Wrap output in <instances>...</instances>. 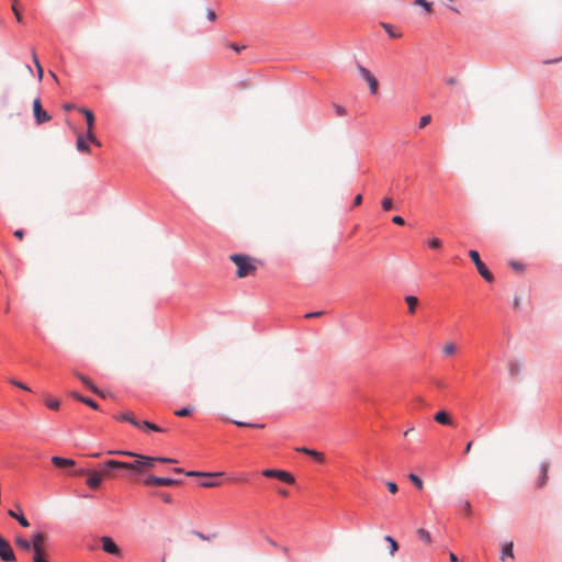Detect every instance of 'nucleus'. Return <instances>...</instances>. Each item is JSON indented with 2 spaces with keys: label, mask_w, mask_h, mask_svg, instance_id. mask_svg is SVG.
Returning a JSON list of instances; mask_svg holds the SVG:
<instances>
[{
  "label": "nucleus",
  "mask_w": 562,
  "mask_h": 562,
  "mask_svg": "<svg viewBox=\"0 0 562 562\" xmlns=\"http://www.w3.org/2000/svg\"><path fill=\"white\" fill-rule=\"evenodd\" d=\"M229 259L237 267L236 274L238 278H245L247 276H252L257 270V267L254 263V260L248 256L234 254V255L229 256Z\"/></svg>",
  "instance_id": "1"
},
{
  "label": "nucleus",
  "mask_w": 562,
  "mask_h": 562,
  "mask_svg": "<svg viewBox=\"0 0 562 562\" xmlns=\"http://www.w3.org/2000/svg\"><path fill=\"white\" fill-rule=\"evenodd\" d=\"M106 468H121L125 470H132L137 473H142L145 471L144 464L140 459H137L135 462H123L117 460H108L105 461Z\"/></svg>",
  "instance_id": "2"
},
{
  "label": "nucleus",
  "mask_w": 562,
  "mask_h": 562,
  "mask_svg": "<svg viewBox=\"0 0 562 562\" xmlns=\"http://www.w3.org/2000/svg\"><path fill=\"white\" fill-rule=\"evenodd\" d=\"M75 475H88L87 485L91 490H97L101 486L103 481L102 474L99 471L80 469L75 472Z\"/></svg>",
  "instance_id": "3"
},
{
  "label": "nucleus",
  "mask_w": 562,
  "mask_h": 562,
  "mask_svg": "<svg viewBox=\"0 0 562 562\" xmlns=\"http://www.w3.org/2000/svg\"><path fill=\"white\" fill-rule=\"evenodd\" d=\"M108 454H122V456H128V457H134L136 459H140L142 463L144 464L145 470L153 469L155 463L157 462L156 457H147V456H143V454H137L132 451L110 450V451H108Z\"/></svg>",
  "instance_id": "4"
},
{
  "label": "nucleus",
  "mask_w": 562,
  "mask_h": 562,
  "mask_svg": "<svg viewBox=\"0 0 562 562\" xmlns=\"http://www.w3.org/2000/svg\"><path fill=\"white\" fill-rule=\"evenodd\" d=\"M469 256L474 262L477 272L482 276V278L487 282H492L494 280V277L491 273V271L486 268V266L483 263V261L480 259L479 252L476 250H470Z\"/></svg>",
  "instance_id": "5"
},
{
  "label": "nucleus",
  "mask_w": 562,
  "mask_h": 562,
  "mask_svg": "<svg viewBox=\"0 0 562 562\" xmlns=\"http://www.w3.org/2000/svg\"><path fill=\"white\" fill-rule=\"evenodd\" d=\"M0 559L4 562H14L16 560L15 553H14L11 544L1 535H0Z\"/></svg>",
  "instance_id": "6"
},
{
  "label": "nucleus",
  "mask_w": 562,
  "mask_h": 562,
  "mask_svg": "<svg viewBox=\"0 0 562 562\" xmlns=\"http://www.w3.org/2000/svg\"><path fill=\"white\" fill-rule=\"evenodd\" d=\"M358 70H359L361 77L368 82L370 92L372 94H376L378 90H379L378 79L371 74V71L368 68H366L363 66H359Z\"/></svg>",
  "instance_id": "7"
},
{
  "label": "nucleus",
  "mask_w": 562,
  "mask_h": 562,
  "mask_svg": "<svg viewBox=\"0 0 562 562\" xmlns=\"http://www.w3.org/2000/svg\"><path fill=\"white\" fill-rule=\"evenodd\" d=\"M33 113L37 124H43L50 121V115L45 110H43L40 99H35L33 101Z\"/></svg>",
  "instance_id": "8"
},
{
  "label": "nucleus",
  "mask_w": 562,
  "mask_h": 562,
  "mask_svg": "<svg viewBox=\"0 0 562 562\" xmlns=\"http://www.w3.org/2000/svg\"><path fill=\"white\" fill-rule=\"evenodd\" d=\"M100 541H101L102 549L104 552L115 555V557H121V554H122L121 549L113 541V539L111 537L103 536V537H101Z\"/></svg>",
  "instance_id": "9"
},
{
  "label": "nucleus",
  "mask_w": 562,
  "mask_h": 562,
  "mask_svg": "<svg viewBox=\"0 0 562 562\" xmlns=\"http://www.w3.org/2000/svg\"><path fill=\"white\" fill-rule=\"evenodd\" d=\"M179 483H180L179 481L173 480V479L159 477V476H155V475H149L145 480L146 485H156V486H171V485H177Z\"/></svg>",
  "instance_id": "10"
},
{
  "label": "nucleus",
  "mask_w": 562,
  "mask_h": 562,
  "mask_svg": "<svg viewBox=\"0 0 562 562\" xmlns=\"http://www.w3.org/2000/svg\"><path fill=\"white\" fill-rule=\"evenodd\" d=\"M33 550L46 549L47 535L44 532H34L31 536Z\"/></svg>",
  "instance_id": "11"
},
{
  "label": "nucleus",
  "mask_w": 562,
  "mask_h": 562,
  "mask_svg": "<svg viewBox=\"0 0 562 562\" xmlns=\"http://www.w3.org/2000/svg\"><path fill=\"white\" fill-rule=\"evenodd\" d=\"M52 463L59 469H70L74 468L76 462L72 459H67L63 457L54 456L52 457Z\"/></svg>",
  "instance_id": "12"
},
{
  "label": "nucleus",
  "mask_w": 562,
  "mask_h": 562,
  "mask_svg": "<svg viewBox=\"0 0 562 562\" xmlns=\"http://www.w3.org/2000/svg\"><path fill=\"white\" fill-rule=\"evenodd\" d=\"M550 463L549 462H542L540 464V476L537 480V487L541 488L547 484L548 481V472H549Z\"/></svg>",
  "instance_id": "13"
},
{
  "label": "nucleus",
  "mask_w": 562,
  "mask_h": 562,
  "mask_svg": "<svg viewBox=\"0 0 562 562\" xmlns=\"http://www.w3.org/2000/svg\"><path fill=\"white\" fill-rule=\"evenodd\" d=\"M114 418L117 419V420L127 422V423L132 424L135 427H140V422H138L134 417V414L131 413V412H126V413H122V414L115 415Z\"/></svg>",
  "instance_id": "14"
},
{
  "label": "nucleus",
  "mask_w": 562,
  "mask_h": 562,
  "mask_svg": "<svg viewBox=\"0 0 562 562\" xmlns=\"http://www.w3.org/2000/svg\"><path fill=\"white\" fill-rule=\"evenodd\" d=\"M79 112L82 113L85 115V117H86V121H87V133L93 132V126H94V115H93V113L90 110L85 109V108L79 109Z\"/></svg>",
  "instance_id": "15"
},
{
  "label": "nucleus",
  "mask_w": 562,
  "mask_h": 562,
  "mask_svg": "<svg viewBox=\"0 0 562 562\" xmlns=\"http://www.w3.org/2000/svg\"><path fill=\"white\" fill-rule=\"evenodd\" d=\"M434 419L438 423V424H441V425H446V426H451L453 423H452V419L450 417V415L446 412V411H440L438 412Z\"/></svg>",
  "instance_id": "16"
},
{
  "label": "nucleus",
  "mask_w": 562,
  "mask_h": 562,
  "mask_svg": "<svg viewBox=\"0 0 562 562\" xmlns=\"http://www.w3.org/2000/svg\"><path fill=\"white\" fill-rule=\"evenodd\" d=\"M14 543H15V546L19 549H21L23 551H31V550H33V548H32V540L31 539L27 540V539H25V538H23L21 536H16L15 539H14Z\"/></svg>",
  "instance_id": "17"
},
{
  "label": "nucleus",
  "mask_w": 562,
  "mask_h": 562,
  "mask_svg": "<svg viewBox=\"0 0 562 562\" xmlns=\"http://www.w3.org/2000/svg\"><path fill=\"white\" fill-rule=\"evenodd\" d=\"M76 376L87 386L89 387L93 393H97L99 395H102L100 390L94 385V383L86 375L76 372Z\"/></svg>",
  "instance_id": "18"
},
{
  "label": "nucleus",
  "mask_w": 562,
  "mask_h": 562,
  "mask_svg": "<svg viewBox=\"0 0 562 562\" xmlns=\"http://www.w3.org/2000/svg\"><path fill=\"white\" fill-rule=\"evenodd\" d=\"M299 452L305 453L307 456H311L315 458L317 461L323 462L324 461V454L322 452H318L316 450L308 449L306 447H301L296 449Z\"/></svg>",
  "instance_id": "19"
},
{
  "label": "nucleus",
  "mask_w": 562,
  "mask_h": 562,
  "mask_svg": "<svg viewBox=\"0 0 562 562\" xmlns=\"http://www.w3.org/2000/svg\"><path fill=\"white\" fill-rule=\"evenodd\" d=\"M8 515L10 517L16 519L22 527L26 528L30 526L29 520L24 517V515L22 513L18 514L14 510L10 509V510H8Z\"/></svg>",
  "instance_id": "20"
},
{
  "label": "nucleus",
  "mask_w": 562,
  "mask_h": 562,
  "mask_svg": "<svg viewBox=\"0 0 562 562\" xmlns=\"http://www.w3.org/2000/svg\"><path fill=\"white\" fill-rule=\"evenodd\" d=\"M520 370H521V364H520L519 361H517V360H509L508 361V371H509V374L512 376L519 375Z\"/></svg>",
  "instance_id": "21"
},
{
  "label": "nucleus",
  "mask_w": 562,
  "mask_h": 562,
  "mask_svg": "<svg viewBox=\"0 0 562 562\" xmlns=\"http://www.w3.org/2000/svg\"><path fill=\"white\" fill-rule=\"evenodd\" d=\"M405 302L408 305V313L409 314H414L415 311H416V307L418 305V299L416 296H414V295H407L405 297Z\"/></svg>",
  "instance_id": "22"
},
{
  "label": "nucleus",
  "mask_w": 562,
  "mask_h": 562,
  "mask_svg": "<svg viewBox=\"0 0 562 562\" xmlns=\"http://www.w3.org/2000/svg\"><path fill=\"white\" fill-rule=\"evenodd\" d=\"M33 551H34L33 562H49L46 559V555H47L46 549H38V551L37 550H33Z\"/></svg>",
  "instance_id": "23"
},
{
  "label": "nucleus",
  "mask_w": 562,
  "mask_h": 562,
  "mask_svg": "<svg viewBox=\"0 0 562 562\" xmlns=\"http://www.w3.org/2000/svg\"><path fill=\"white\" fill-rule=\"evenodd\" d=\"M513 542H508L506 543L503 548H502V554H501V560H504L505 557H509V558H514V551H513Z\"/></svg>",
  "instance_id": "24"
},
{
  "label": "nucleus",
  "mask_w": 562,
  "mask_h": 562,
  "mask_svg": "<svg viewBox=\"0 0 562 562\" xmlns=\"http://www.w3.org/2000/svg\"><path fill=\"white\" fill-rule=\"evenodd\" d=\"M76 147L79 151H83V153L90 151V148H89L88 144L86 143L82 135H78L77 142H76Z\"/></svg>",
  "instance_id": "25"
},
{
  "label": "nucleus",
  "mask_w": 562,
  "mask_h": 562,
  "mask_svg": "<svg viewBox=\"0 0 562 562\" xmlns=\"http://www.w3.org/2000/svg\"><path fill=\"white\" fill-rule=\"evenodd\" d=\"M417 536L426 544H430L431 543V536H430V533L426 529L419 528L417 530Z\"/></svg>",
  "instance_id": "26"
},
{
  "label": "nucleus",
  "mask_w": 562,
  "mask_h": 562,
  "mask_svg": "<svg viewBox=\"0 0 562 562\" xmlns=\"http://www.w3.org/2000/svg\"><path fill=\"white\" fill-rule=\"evenodd\" d=\"M279 480L288 483V484H292L294 482V477L292 474H290L289 472H285V471H282V470H279V473H278V477Z\"/></svg>",
  "instance_id": "27"
},
{
  "label": "nucleus",
  "mask_w": 562,
  "mask_h": 562,
  "mask_svg": "<svg viewBox=\"0 0 562 562\" xmlns=\"http://www.w3.org/2000/svg\"><path fill=\"white\" fill-rule=\"evenodd\" d=\"M139 428L143 430L162 431V429L160 427H158L157 425H155L153 423L146 422V420L140 423Z\"/></svg>",
  "instance_id": "28"
},
{
  "label": "nucleus",
  "mask_w": 562,
  "mask_h": 562,
  "mask_svg": "<svg viewBox=\"0 0 562 562\" xmlns=\"http://www.w3.org/2000/svg\"><path fill=\"white\" fill-rule=\"evenodd\" d=\"M442 350L446 356H452L457 351V346L453 342H446Z\"/></svg>",
  "instance_id": "29"
},
{
  "label": "nucleus",
  "mask_w": 562,
  "mask_h": 562,
  "mask_svg": "<svg viewBox=\"0 0 562 562\" xmlns=\"http://www.w3.org/2000/svg\"><path fill=\"white\" fill-rule=\"evenodd\" d=\"M186 475L187 476H207V477H211V476L222 475V473H205V472H198V471H188V472H186Z\"/></svg>",
  "instance_id": "30"
},
{
  "label": "nucleus",
  "mask_w": 562,
  "mask_h": 562,
  "mask_svg": "<svg viewBox=\"0 0 562 562\" xmlns=\"http://www.w3.org/2000/svg\"><path fill=\"white\" fill-rule=\"evenodd\" d=\"M384 539L390 543V554L394 555V553L398 550L397 542L391 536H386Z\"/></svg>",
  "instance_id": "31"
},
{
  "label": "nucleus",
  "mask_w": 562,
  "mask_h": 562,
  "mask_svg": "<svg viewBox=\"0 0 562 562\" xmlns=\"http://www.w3.org/2000/svg\"><path fill=\"white\" fill-rule=\"evenodd\" d=\"M428 246L431 249L439 250L441 248V246H442V241H441V239H439L437 237H434V238L428 240Z\"/></svg>",
  "instance_id": "32"
},
{
  "label": "nucleus",
  "mask_w": 562,
  "mask_h": 562,
  "mask_svg": "<svg viewBox=\"0 0 562 562\" xmlns=\"http://www.w3.org/2000/svg\"><path fill=\"white\" fill-rule=\"evenodd\" d=\"M9 383L12 384L15 387H19V389L23 390V391H27V392L31 391L30 387L26 384L18 381L16 379H13V378L9 379Z\"/></svg>",
  "instance_id": "33"
},
{
  "label": "nucleus",
  "mask_w": 562,
  "mask_h": 562,
  "mask_svg": "<svg viewBox=\"0 0 562 562\" xmlns=\"http://www.w3.org/2000/svg\"><path fill=\"white\" fill-rule=\"evenodd\" d=\"M116 468H106L105 467V462L102 464V470L99 472L102 474V479H110V477H113L111 471L112 470H115Z\"/></svg>",
  "instance_id": "34"
},
{
  "label": "nucleus",
  "mask_w": 562,
  "mask_h": 562,
  "mask_svg": "<svg viewBox=\"0 0 562 562\" xmlns=\"http://www.w3.org/2000/svg\"><path fill=\"white\" fill-rule=\"evenodd\" d=\"M509 266L512 267L513 270H515L516 272L518 273H522L524 270H525V266L524 263L519 262V261H515V260H512L509 262Z\"/></svg>",
  "instance_id": "35"
},
{
  "label": "nucleus",
  "mask_w": 562,
  "mask_h": 562,
  "mask_svg": "<svg viewBox=\"0 0 562 562\" xmlns=\"http://www.w3.org/2000/svg\"><path fill=\"white\" fill-rule=\"evenodd\" d=\"M381 26L385 30V32L391 36V37H400L401 34L398 33H394L393 32V27L391 24H387V23H381Z\"/></svg>",
  "instance_id": "36"
},
{
  "label": "nucleus",
  "mask_w": 562,
  "mask_h": 562,
  "mask_svg": "<svg viewBox=\"0 0 562 562\" xmlns=\"http://www.w3.org/2000/svg\"><path fill=\"white\" fill-rule=\"evenodd\" d=\"M409 480L414 483V485L418 488V490H422L424 484H423V481L415 474H409L408 475Z\"/></svg>",
  "instance_id": "37"
},
{
  "label": "nucleus",
  "mask_w": 562,
  "mask_h": 562,
  "mask_svg": "<svg viewBox=\"0 0 562 562\" xmlns=\"http://www.w3.org/2000/svg\"><path fill=\"white\" fill-rule=\"evenodd\" d=\"M12 11L18 22H22V15L18 8V0H12Z\"/></svg>",
  "instance_id": "38"
},
{
  "label": "nucleus",
  "mask_w": 562,
  "mask_h": 562,
  "mask_svg": "<svg viewBox=\"0 0 562 562\" xmlns=\"http://www.w3.org/2000/svg\"><path fill=\"white\" fill-rule=\"evenodd\" d=\"M233 423L238 427H257V428L265 427V425H262V424H249V423H244V422H238V420H233Z\"/></svg>",
  "instance_id": "39"
},
{
  "label": "nucleus",
  "mask_w": 562,
  "mask_h": 562,
  "mask_svg": "<svg viewBox=\"0 0 562 562\" xmlns=\"http://www.w3.org/2000/svg\"><path fill=\"white\" fill-rule=\"evenodd\" d=\"M45 403L48 408L54 409V411H57L60 406V402L56 398L47 400Z\"/></svg>",
  "instance_id": "40"
},
{
  "label": "nucleus",
  "mask_w": 562,
  "mask_h": 562,
  "mask_svg": "<svg viewBox=\"0 0 562 562\" xmlns=\"http://www.w3.org/2000/svg\"><path fill=\"white\" fill-rule=\"evenodd\" d=\"M381 204L384 211H391L393 209V201L390 198H384Z\"/></svg>",
  "instance_id": "41"
},
{
  "label": "nucleus",
  "mask_w": 562,
  "mask_h": 562,
  "mask_svg": "<svg viewBox=\"0 0 562 562\" xmlns=\"http://www.w3.org/2000/svg\"><path fill=\"white\" fill-rule=\"evenodd\" d=\"M191 412H192L191 408L184 407V408L176 411L175 414L179 417H187L191 414Z\"/></svg>",
  "instance_id": "42"
},
{
  "label": "nucleus",
  "mask_w": 562,
  "mask_h": 562,
  "mask_svg": "<svg viewBox=\"0 0 562 562\" xmlns=\"http://www.w3.org/2000/svg\"><path fill=\"white\" fill-rule=\"evenodd\" d=\"M415 4L423 7L427 12L431 11V3L426 0H416Z\"/></svg>",
  "instance_id": "43"
},
{
  "label": "nucleus",
  "mask_w": 562,
  "mask_h": 562,
  "mask_svg": "<svg viewBox=\"0 0 562 562\" xmlns=\"http://www.w3.org/2000/svg\"><path fill=\"white\" fill-rule=\"evenodd\" d=\"M279 470L268 469L262 472V475L266 477H278Z\"/></svg>",
  "instance_id": "44"
},
{
  "label": "nucleus",
  "mask_w": 562,
  "mask_h": 562,
  "mask_svg": "<svg viewBox=\"0 0 562 562\" xmlns=\"http://www.w3.org/2000/svg\"><path fill=\"white\" fill-rule=\"evenodd\" d=\"M87 139L95 146H101V143L98 140L93 132L87 133Z\"/></svg>",
  "instance_id": "45"
},
{
  "label": "nucleus",
  "mask_w": 562,
  "mask_h": 562,
  "mask_svg": "<svg viewBox=\"0 0 562 562\" xmlns=\"http://www.w3.org/2000/svg\"><path fill=\"white\" fill-rule=\"evenodd\" d=\"M80 402L85 403L86 405L90 406L93 409H98L99 408L98 404L94 401L90 400V398H87V397L80 398Z\"/></svg>",
  "instance_id": "46"
},
{
  "label": "nucleus",
  "mask_w": 562,
  "mask_h": 562,
  "mask_svg": "<svg viewBox=\"0 0 562 562\" xmlns=\"http://www.w3.org/2000/svg\"><path fill=\"white\" fill-rule=\"evenodd\" d=\"M334 110L338 116H344L347 114L346 109L339 104H334Z\"/></svg>",
  "instance_id": "47"
},
{
  "label": "nucleus",
  "mask_w": 562,
  "mask_h": 562,
  "mask_svg": "<svg viewBox=\"0 0 562 562\" xmlns=\"http://www.w3.org/2000/svg\"><path fill=\"white\" fill-rule=\"evenodd\" d=\"M431 121V117L430 115H424L420 117L419 120V127L423 128L425 126H427Z\"/></svg>",
  "instance_id": "48"
},
{
  "label": "nucleus",
  "mask_w": 562,
  "mask_h": 562,
  "mask_svg": "<svg viewBox=\"0 0 562 562\" xmlns=\"http://www.w3.org/2000/svg\"><path fill=\"white\" fill-rule=\"evenodd\" d=\"M200 485L202 487H215V486H218L220 483L215 482V481H204V482H201Z\"/></svg>",
  "instance_id": "49"
},
{
  "label": "nucleus",
  "mask_w": 562,
  "mask_h": 562,
  "mask_svg": "<svg viewBox=\"0 0 562 562\" xmlns=\"http://www.w3.org/2000/svg\"><path fill=\"white\" fill-rule=\"evenodd\" d=\"M206 16L211 22H214L216 20V13L212 9L206 10Z\"/></svg>",
  "instance_id": "50"
},
{
  "label": "nucleus",
  "mask_w": 562,
  "mask_h": 562,
  "mask_svg": "<svg viewBox=\"0 0 562 562\" xmlns=\"http://www.w3.org/2000/svg\"><path fill=\"white\" fill-rule=\"evenodd\" d=\"M392 222H393L394 224H396V225H401V226L405 224V220H404L402 216H400V215L394 216V217L392 218Z\"/></svg>",
  "instance_id": "51"
},
{
  "label": "nucleus",
  "mask_w": 562,
  "mask_h": 562,
  "mask_svg": "<svg viewBox=\"0 0 562 562\" xmlns=\"http://www.w3.org/2000/svg\"><path fill=\"white\" fill-rule=\"evenodd\" d=\"M386 486L392 494L397 492V485L394 482H387Z\"/></svg>",
  "instance_id": "52"
},
{
  "label": "nucleus",
  "mask_w": 562,
  "mask_h": 562,
  "mask_svg": "<svg viewBox=\"0 0 562 562\" xmlns=\"http://www.w3.org/2000/svg\"><path fill=\"white\" fill-rule=\"evenodd\" d=\"M157 462H164V463H176L177 461L171 458H164V457H156Z\"/></svg>",
  "instance_id": "53"
},
{
  "label": "nucleus",
  "mask_w": 562,
  "mask_h": 562,
  "mask_svg": "<svg viewBox=\"0 0 562 562\" xmlns=\"http://www.w3.org/2000/svg\"><path fill=\"white\" fill-rule=\"evenodd\" d=\"M323 314H324V312H323V311H319V312H312V313H307V314H305V316H304V317H305V318L318 317V316H321V315H323Z\"/></svg>",
  "instance_id": "54"
},
{
  "label": "nucleus",
  "mask_w": 562,
  "mask_h": 562,
  "mask_svg": "<svg viewBox=\"0 0 562 562\" xmlns=\"http://www.w3.org/2000/svg\"><path fill=\"white\" fill-rule=\"evenodd\" d=\"M14 236H15L18 239L22 240V239H23V237H24V232H23L22 229H16V231L14 232Z\"/></svg>",
  "instance_id": "55"
},
{
  "label": "nucleus",
  "mask_w": 562,
  "mask_h": 562,
  "mask_svg": "<svg viewBox=\"0 0 562 562\" xmlns=\"http://www.w3.org/2000/svg\"><path fill=\"white\" fill-rule=\"evenodd\" d=\"M362 203V195L358 194L353 200V205L359 206Z\"/></svg>",
  "instance_id": "56"
},
{
  "label": "nucleus",
  "mask_w": 562,
  "mask_h": 562,
  "mask_svg": "<svg viewBox=\"0 0 562 562\" xmlns=\"http://www.w3.org/2000/svg\"><path fill=\"white\" fill-rule=\"evenodd\" d=\"M463 509L468 515L471 513V505L468 501L463 503Z\"/></svg>",
  "instance_id": "57"
},
{
  "label": "nucleus",
  "mask_w": 562,
  "mask_h": 562,
  "mask_svg": "<svg viewBox=\"0 0 562 562\" xmlns=\"http://www.w3.org/2000/svg\"><path fill=\"white\" fill-rule=\"evenodd\" d=\"M231 48H233L235 52L239 53L245 48V46H239L237 44H231Z\"/></svg>",
  "instance_id": "58"
},
{
  "label": "nucleus",
  "mask_w": 562,
  "mask_h": 562,
  "mask_svg": "<svg viewBox=\"0 0 562 562\" xmlns=\"http://www.w3.org/2000/svg\"><path fill=\"white\" fill-rule=\"evenodd\" d=\"M449 560L451 562H458V557L453 552H450L449 553Z\"/></svg>",
  "instance_id": "59"
},
{
  "label": "nucleus",
  "mask_w": 562,
  "mask_h": 562,
  "mask_svg": "<svg viewBox=\"0 0 562 562\" xmlns=\"http://www.w3.org/2000/svg\"><path fill=\"white\" fill-rule=\"evenodd\" d=\"M447 83H448V85H457V83H458V79H457V78L451 77V78L447 79Z\"/></svg>",
  "instance_id": "60"
},
{
  "label": "nucleus",
  "mask_w": 562,
  "mask_h": 562,
  "mask_svg": "<svg viewBox=\"0 0 562 562\" xmlns=\"http://www.w3.org/2000/svg\"><path fill=\"white\" fill-rule=\"evenodd\" d=\"M194 535L196 537H199L200 539H202V540H207L209 539L205 535H203L202 532H199V531H195Z\"/></svg>",
  "instance_id": "61"
},
{
  "label": "nucleus",
  "mask_w": 562,
  "mask_h": 562,
  "mask_svg": "<svg viewBox=\"0 0 562 562\" xmlns=\"http://www.w3.org/2000/svg\"><path fill=\"white\" fill-rule=\"evenodd\" d=\"M37 71V77H38V80L41 81L43 79V75H44V70L43 68H40Z\"/></svg>",
  "instance_id": "62"
},
{
  "label": "nucleus",
  "mask_w": 562,
  "mask_h": 562,
  "mask_svg": "<svg viewBox=\"0 0 562 562\" xmlns=\"http://www.w3.org/2000/svg\"><path fill=\"white\" fill-rule=\"evenodd\" d=\"M471 448H472V441L467 443L465 449H464V453H469L471 451Z\"/></svg>",
  "instance_id": "63"
},
{
  "label": "nucleus",
  "mask_w": 562,
  "mask_h": 562,
  "mask_svg": "<svg viewBox=\"0 0 562 562\" xmlns=\"http://www.w3.org/2000/svg\"><path fill=\"white\" fill-rule=\"evenodd\" d=\"M74 108H75V106H74V104H65V105H64V109H65L66 111H70V110H72Z\"/></svg>",
  "instance_id": "64"
}]
</instances>
